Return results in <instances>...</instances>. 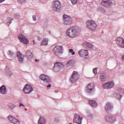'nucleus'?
Here are the masks:
<instances>
[{"label": "nucleus", "mask_w": 124, "mask_h": 124, "mask_svg": "<svg viewBox=\"0 0 124 124\" xmlns=\"http://www.w3.org/2000/svg\"><path fill=\"white\" fill-rule=\"evenodd\" d=\"M32 91H33V89L30 84H26L23 89V91L25 93H30Z\"/></svg>", "instance_id": "obj_11"}, {"label": "nucleus", "mask_w": 124, "mask_h": 124, "mask_svg": "<svg viewBox=\"0 0 124 124\" xmlns=\"http://www.w3.org/2000/svg\"><path fill=\"white\" fill-rule=\"evenodd\" d=\"M42 45H44L45 46L48 45V39L47 38H45L42 40L41 46H42Z\"/></svg>", "instance_id": "obj_25"}, {"label": "nucleus", "mask_w": 124, "mask_h": 124, "mask_svg": "<svg viewBox=\"0 0 124 124\" xmlns=\"http://www.w3.org/2000/svg\"><path fill=\"white\" fill-rule=\"evenodd\" d=\"M112 106L111 105V104L108 103L105 107V109L107 111V112H111L112 111Z\"/></svg>", "instance_id": "obj_21"}, {"label": "nucleus", "mask_w": 124, "mask_h": 124, "mask_svg": "<svg viewBox=\"0 0 124 124\" xmlns=\"http://www.w3.org/2000/svg\"><path fill=\"white\" fill-rule=\"evenodd\" d=\"M85 45H86V46H87V47L88 48H92L93 47V45H92L91 44H90V43H86Z\"/></svg>", "instance_id": "obj_28"}, {"label": "nucleus", "mask_w": 124, "mask_h": 124, "mask_svg": "<svg viewBox=\"0 0 124 124\" xmlns=\"http://www.w3.org/2000/svg\"><path fill=\"white\" fill-rule=\"evenodd\" d=\"M105 120L107 121V122H109V123H115L117 120L116 119V118L113 116H107L105 117Z\"/></svg>", "instance_id": "obj_17"}, {"label": "nucleus", "mask_w": 124, "mask_h": 124, "mask_svg": "<svg viewBox=\"0 0 124 124\" xmlns=\"http://www.w3.org/2000/svg\"><path fill=\"white\" fill-rule=\"evenodd\" d=\"M0 93L2 94H6L7 93V90H6L5 86L2 85L0 87Z\"/></svg>", "instance_id": "obj_19"}, {"label": "nucleus", "mask_w": 124, "mask_h": 124, "mask_svg": "<svg viewBox=\"0 0 124 124\" xmlns=\"http://www.w3.org/2000/svg\"><path fill=\"white\" fill-rule=\"evenodd\" d=\"M78 79H79V74L78 72L74 71L71 76L70 81L72 83H75Z\"/></svg>", "instance_id": "obj_6"}, {"label": "nucleus", "mask_w": 124, "mask_h": 124, "mask_svg": "<svg viewBox=\"0 0 124 124\" xmlns=\"http://www.w3.org/2000/svg\"><path fill=\"white\" fill-rule=\"evenodd\" d=\"M37 61H38V60H35V62H37Z\"/></svg>", "instance_id": "obj_40"}, {"label": "nucleus", "mask_w": 124, "mask_h": 124, "mask_svg": "<svg viewBox=\"0 0 124 124\" xmlns=\"http://www.w3.org/2000/svg\"><path fill=\"white\" fill-rule=\"evenodd\" d=\"M63 20L64 25H71L72 24V18L66 15L63 16Z\"/></svg>", "instance_id": "obj_5"}, {"label": "nucleus", "mask_w": 124, "mask_h": 124, "mask_svg": "<svg viewBox=\"0 0 124 124\" xmlns=\"http://www.w3.org/2000/svg\"><path fill=\"white\" fill-rule=\"evenodd\" d=\"M116 43L119 47L124 48V39L121 37H118L116 39Z\"/></svg>", "instance_id": "obj_12"}, {"label": "nucleus", "mask_w": 124, "mask_h": 124, "mask_svg": "<svg viewBox=\"0 0 124 124\" xmlns=\"http://www.w3.org/2000/svg\"><path fill=\"white\" fill-rule=\"evenodd\" d=\"M86 25L87 28L91 31H94V30H95L96 28V27H97L96 23H95V22L93 20L88 21L86 23Z\"/></svg>", "instance_id": "obj_3"}, {"label": "nucleus", "mask_w": 124, "mask_h": 124, "mask_svg": "<svg viewBox=\"0 0 124 124\" xmlns=\"http://www.w3.org/2000/svg\"><path fill=\"white\" fill-rule=\"evenodd\" d=\"M89 104L93 107H96V106H97V104H96V102L93 100L89 101Z\"/></svg>", "instance_id": "obj_23"}, {"label": "nucleus", "mask_w": 124, "mask_h": 124, "mask_svg": "<svg viewBox=\"0 0 124 124\" xmlns=\"http://www.w3.org/2000/svg\"><path fill=\"white\" fill-rule=\"evenodd\" d=\"M64 67V65L62 62H56L54 63L53 70L55 72H59L62 68Z\"/></svg>", "instance_id": "obj_2"}, {"label": "nucleus", "mask_w": 124, "mask_h": 124, "mask_svg": "<svg viewBox=\"0 0 124 124\" xmlns=\"http://www.w3.org/2000/svg\"><path fill=\"white\" fill-rule=\"evenodd\" d=\"M78 55L82 58H89V50L85 49H82L78 51Z\"/></svg>", "instance_id": "obj_4"}, {"label": "nucleus", "mask_w": 124, "mask_h": 124, "mask_svg": "<svg viewBox=\"0 0 124 124\" xmlns=\"http://www.w3.org/2000/svg\"><path fill=\"white\" fill-rule=\"evenodd\" d=\"M118 96H120L119 98H118L119 99H121L122 97H123V96H122V95H120V94H118Z\"/></svg>", "instance_id": "obj_35"}, {"label": "nucleus", "mask_w": 124, "mask_h": 124, "mask_svg": "<svg viewBox=\"0 0 124 124\" xmlns=\"http://www.w3.org/2000/svg\"><path fill=\"white\" fill-rule=\"evenodd\" d=\"M61 2L59 0H56L53 1V8L55 10L58 9H61Z\"/></svg>", "instance_id": "obj_14"}, {"label": "nucleus", "mask_w": 124, "mask_h": 124, "mask_svg": "<svg viewBox=\"0 0 124 124\" xmlns=\"http://www.w3.org/2000/svg\"><path fill=\"white\" fill-rule=\"evenodd\" d=\"M69 124H72V123H70Z\"/></svg>", "instance_id": "obj_42"}, {"label": "nucleus", "mask_w": 124, "mask_h": 124, "mask_svg": "<svg viewBox=\"0 0 124 124\" xmlns=\"http://www.w3.org/2000/svg\"><path fill=\"white\" fill-rule=\"evenodd\" d=\"M100 80L102 82H104L105 81H106V77H105V76H101L100 77Z\"/></svg>", "instance_id": "obj_27"}, {"label": "nucleus", "mask_w": 124, "mask_h": 124, "mask_svg": "<svg viewBox=\"0 0 124 124\" xmlns=\"http://www.w3.org/2000/svg\"><path fill=\"white\" fill-rule=\"evenodd\" d=\"M74 64V62L72 60H69L66 64V66H69V65H73Z\"/></svg>", "instance_id": "obj_26"}, {"label": "nucleus", "mask_w": 124, "mask_h": 124, "mask_svg": "<svg viewBox=\"0 0 124 124\" xmlns=\"http://www.w3.org/2000/svg\"><path fill=\"white\" fill-rule=\"evenodd\" d=\"M22 106H23V107H25V106L23 104H19V107H22Z\"/></svg>", "instance_id": "obj_34"}, {"label": "nucleus", "mask_w": 124, "mask_h": 124, "mask_svg": "<svg viewBox=\"0 0 124 124\" xmlns=\"http://www.w3.org/2000/svg\"><path fill=\"white\" fill-rule=\"evenodd\" d=\"M101 4L102 5H103V6H105V7H108V6L112 5L113 3L110 0H103Z\"/></svg>", "instance_id": "obj_16"}, {"label": "nucleus", "mask_w": 124, "mask_h": 124, "mask_svg": "<svg viewBox=\"0 0 124 124\" xmlns=\"http://www.w3.org/2000/svg\"><path fill=\"white\" fill-rule=\"evenodd\" d=\"M97 72V68H95L93 69V73L94 74H96Z\"/></svg>", "instance_id": "obj_31"}, {"label": "nucleus", "mask_w": 124, "mask_h": 124, "mask_svg": "<svg viewBox=\"0 0 124 124\" xmlns=\"http://www.w3.org/2000/svg\"><path fill=\"white\" fill-rule=\"evenodd\" d=\"M18 39L21 42V43H23V44H29V40L26 38L23 34H19L18 35Z\"/></svg>", "instance_id": "obj_10"}, {"label": "nucleus", "mask_w": 124, "mask_h": 124, "mask_svg": "<svg viewBox=\"0 0 124 124\" xmlns=\"http://www.w3.org/2000/svg\"><path fill=\"white\" fill-rule=\"evenodd\" d=\"M69 53H71V55H75V52L73 51V49H69Z\"/></svg>", "instance_id": "obj_30"}, {"label": "nucleus", "mask_w": 124, "mask_h": 124, "mask_svg": "<svg viewBox=\"0 0 124 124\" xmlns=\"http://www.w3.org/2000/svg\"><path fill=\"white\" fill-rule=\"evenodd\" d=\"M17 56L19 62H23V60H24L25 56L22 54H21V52L19 51L17 52Z\"/></svg>", "instance_id": "obj_20"}, {"label": "nucleus", "mask_w": 124, "mask_h": 124, "mask_svg": "<svg viewBox=\"0 0 124 124\" xmlns=\"http://www.w3.org/2000/svg\"><path fill=\"white\" fill-rule=\"evenodd\" d=\"M4 0H0V3L1 2H3V1H4Z\"/></svg>", "instance_id": "obj_37"}, {"label": "nucleus", "mask_w": 124, "mask_h": 124, "mask_svg": "<svg viewBox=\"0 0 124 124\" xmlns=\"http://www.w3.org/2000/svg\"><path fill=\"white\" fill-rule=\"evenodd\" d=\"M46 121L43 117H40L38 121V124H46Z\"/></svg>", "instance_id": "obj_22"}, {"label": "nucleus", "mask_w": 124, "mask_h": 124, "mask_svg": "<svg viewBox=\"0 0 124 124\" xmlns=\"http://www.w3.org/2000/svg\"><path fill=\"white\" fill-rule=\"evenodd\" d=\"M82 117H80L79 115H75L74 119V122L76 123V124H82Z\"/></svg>", "instance_id": "obj_18"}, {"label": "nucleus", "mask_w": 124, "mask_h": 124, "mask_svg": "<svg viewBox=\"0 0 124 124\" xmlns=\"http://www.w3.org/2000/svg\"><path fill=\"white\" fill-rule=\"evenodd\" d=\"M72 4H76L78 2V0H71Z\"/></svg>", "instance_id": "obj_29"}, {"label": "nucleus", "mask_w": 124, "mask_h": 124, "mask_svg": "<svg viewBox=\"0 0 124 124\" xmlns=\"http://www.w3.org/2000/svg\"><path fill=\"white\" fill-rule=\"evenodd\" d=\"M8 22L10 24H11V21H13V19H11L10 17H8Z\"/></svg>", "instance_id": "obj_32"}, {"label": "nucleus", "mask_w": 124, "mask_h": 124, "mask_svg": "<svg viewBox=\"0 0 124 124\" xmlns=\"http://www.w3.org/2000/svg\"><path fill=\"white\" fill-rule=\"evenodd\" d=\"M25 111H27V108H25Z\"/></svg>", "instance_id": "obj_41"}, {"label": "nucleus", "mask_w": 124, "mask_h": 124, "mask_svg": "<svg viewBox=\"0 0 124 124\" xmlns=\"http://www.w3.org/2000/svg\"><path fill=\"white\" fill-rule=\"evenodd\" d=\"M32 18L33 21H35V20H36V17L35 16H33Z\"/></svg>", "instance_id": "obj_33"}, {"label": "nucleus", "mask_w": 124, "mask_h": 124, "mask_svg": "<svg viewBox=\"0 0 124 124\" xmlns=\"http://www.w3.org/2000/svg\"><path fill=\"white\" fill-rule=\"evenodd\" d=\"M85 91L89 93H93L94 91V84L93 83H89L86 87Z\"/></svg>", "instance_id": "obj_7"}, {"label": "nucleus", "mask_w": 124, "mask_h": 124, "mask_svg": "<svg viewBox=\"0 0 124 124\" xmlns=\"http://www.w3.org/2000/svg\"><path fill=\"white\" fill-rule=\"evenodd\" d=\"M51 87V84H49L47 86V88H50Z\"/></svg>", "instance_id": "obj_38"}, {"label": "nucleus", "mask_w": 124, "mask_h": 124, "mask_svg": "<svg viewBox=\"0 0 124 124\" xmlns=\"http://www.w3.org/2000/svg\"><path fill=\"white\" fill-rule=\"evenodd\" d=\"M80 31H81V30L78 26L71 27L68 29L66 32V34L67 36L70 38H74V37L78 36Z\"/></svg>", "instance_id": "obj_1"}, {"label": "nucleus", "mask_w": 124, "mask_h": 124, "mask_svg": "<svg viewBox=\"0 0 124 124\" xmlns=\"http://www.w3.org/2000/svg\"><path fill=\"white\" fill-rule=\"evenodd\" d=\"M8 119L13 124H20V121H19L16 118L13 117V116H12V115H9L8 116Z\"/></svg>", "instance_id": "obj_15"}, {"label": "nucleus", "mask_w": 124, "mask_h": 124, "mask_svg": "<svg viewBox=\"0 0 124 124\" xmlns=\"http://www.w3.org/2000/svg\"><path fill=\"white\" fill-rule=\"evenodd\" d=\"M115 86V83L113 81H110L108 83H103L102 87L103 89L108 90V89H111Z\"/></svg>", "instance_id": "obj_9"}, {"label": "nucleus", "mask_w": 124, "mask_h": 124, "mask_svg": "<svg viewBox=\"0 0 124 124\" xmlns=\"http://www.w3.org/2000/svg\"><path fill=\"white\" fill-rule=\"evenodd\" d=\"M26 55L27 58H29V59L32 58V52H31L30 50H28L26 52Z\"/></svg>", "instance_id": "obj_24"}, {"label": "nucleus", "mask_w": 124, "mask_h": 124, "mask_svg": "<svg viewBox=\"0 0 124 124\" xmlns=\"http://www.w3.org/2000/svg\"><path fill=\"white\" fill-rule=\"evenodd\" d=\"M54 51L55 54L57 56H60V55H62V46H56L54 48Z\"/></svg>", "instance_id": "obj_8"}, {"label": "nucleus", "mask_w": 124, "mask_h": 124, "mask_svg": "<svg viewBox=\"0 0 124 124\" xmlns=\"http://www.w3.org/2000/svg\"><path fill=\"white\" fill-rule=\"evenodd\" d=\"M33 45H34V44H35V41L34 40H33Z\"/></svg>", "instance_id": "obj_39"}, {"label": "nucleus", "mask_w": 124, "mask_h": 124, "mask_svg": "<svg viewBox=\"0 0 124 124\" xmlns=\"http://www.w3.org/2000/svg\"><path fill=\"white\" fill-rule=\"evenodd\" d=\"M18 0V1H20V2H22L23 1H25V0Z\"/></svg>", "instance_id": "obj_36"}, {"label": "nucleus", "mask_w": 124, "mask_h": 124, "mask_svg": "<svg viewBox=\"0 0 124 124\" xmlns=\"http://www.w3.org/2000/svg\"><path fill=\"white\" fill-rule=\"evenodd\" d=\"M40 79L41 80H42V81H44L45 83H49V82H50L51 79L48 77V76H46L44 74H42L40 76Z\"/></svg>", "instance_id": "obj_13"}]
</instances>
